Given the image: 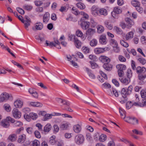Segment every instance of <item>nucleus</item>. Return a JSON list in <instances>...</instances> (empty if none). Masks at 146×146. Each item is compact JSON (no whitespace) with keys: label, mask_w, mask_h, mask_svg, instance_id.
Wrapping results in <instances>:
<instances>
[{"label":"nucleus","mask_w":146,"mask_h":146,"mask_svg":"<svg viewBox=\"0 0 146 146\" xmlns=\"http://www.w3.org/2000/svg\"><path fill=\"white\" fill-rule=\"evenodd\" d=\"M90 23L91 27H96L97 25V23L92 19H91Z\"/></svg>","instance_id":"nucleus-49"},{"label":"nucleus","mask_w":146,"mask_h":146,"mask_svg":"<svg viewBox=\"0 0 146 146\" xmlns=\"http://www.w3.org/2000/svg\"><path fill=\"white\" fill-rule=\"evenodd\" d=\"M97 43V40L95 39H93L90 42V45L91 46L93 47L96 46Z\"/></svg>","instance_id":"nucleus-34"},{"label":"nucleus","mask_w":146,"mask_h":146,"mask_svg":"<svg viewBox=\"0 0 146 146\" xmlns=\"http://www.w3.org/2000/svg\"><path fill=\"white\" fill-rule=\"evenodd\" d=\"M36 137L38 138H40L41 136L40 133L38 131H36L34 133Z\"/></svg>","instance_id":"nucleus-62"},{"label":"nucleus","mask_w":146,"mask_h":146,"mask_svg":"<svg viewBox=\"0 0 146 146\" xmlns=\"http://www.w3.org/2000/svg\"><path fill=\"white\" fill-rule=\"evenodd\" d=\"M95 32V30L91 28H89L87 30L86 34L88 40L91 38V37Z\"/></svg>","instance_id":"nucleus-5"},{"label":"nucleus","mask_w":146,"mask_h":146,"mask_svg":"<svg viewBox=\"0 0 146 146\" xmlns=\"http://www.w3.org/2000/svg\"><path fill=\"white\" fill-rule=\"evenodd\" d=\"M75 36L74 35L69 34L68 35V40L70 41H71L73 39H74V40H75V38H75Z\"/></svg>","instance_id":"nucleus-59"},{"label":"nucleus","mask_w":146,"mask_h":146,"mask_svg":"<svg viewBox=\"0 0 146 146\" xmlns=\"http://www.w3.org/2000/svg\"><path fill=\"white\" fill-rule=\"evenodd\" d=\"M82 49L83 52L85 54L89 53L90 49L88 47L84 46L82 47Z\"/></svg>","instance_id":"nucleus-44"},{"label":"nucleus","mask_w":146,"mask_h":146,"mask_svg":"<svg viewBox=\"0 0 146 146\" xmlns=\"http://www.w3.org/2000/svg\"><path fill=\"white\" fill-rule=\"evenodd\" d=\"M25 135H24L19 136L18 140V142L22 143L24 142L25 139Z\"/></svg>","instance_id":"nucleus-31"},{"label":"nucleus","mask_w":146,"mask_h":146,"mask_svg":"<svg viewBox=\"0 0 146 146\" xmlns=\"http://www.w3.org/2000/svg\"><path fill=\"white\" fill-rule=\"evenodd\" d=\"M119 112L122 118H123L122 116L124 115V116H125V111L121 108H119Z\"/></svg>","instance_id":"nucleus-48"},{"label":"nucleus","mask_w":146,"mask_h":146,"mask_svg":"<svg viewBox=\"0 0 146 146\" xmlns=\"http://www.w3.org/2000/svg\"><path fill=\"white\" fill-rule=\"evenodd\" d=\"M80 14L83 16L81 19V21H84L85 19H87L88 18V15L86 13L83 12H81Z\"/></svg>","instance_id":"nucleus-28"},{"label":"nucleus","mask_w":146,"mask_h":146,"mask_svg":"<svg viewBox=\"0 0 146 146\" xmlns=\"http://www.w3.org/2000/svg\"><path fill=\"white\" fill-rule=\"evenodd\" d=\"M46 44L47 46H49L50 47L54 46H56V45L53 42H50L47 40L46 41Z\"/></svg>","instance_id":"nucleus-36"},{"label":"nucleus","mask_w":146,"mask_h":146,"mask_svg":"<svg viewBox=\"0 0 146 146\" xmlns=\"http://www.w3.org/2000/svg\"><path fill=\"white\" fill-rule=\"evenodd\" d=\"M121 44L125 47H127L129 46L128 44L124 41L123 40H121L120 41Z\"/></svg>","instance_id":"nucleus-54"},{"label":"nucleus","mask_w":146,"mask_h":146,"mask_svg":"<svg viewBox=\"0 0 146 146\" xmlns=\"http://www.w3.org/2000/svg\"><path fill=\"white\" fill-rule=\"evenodd\" d=\"M146 77V74L143 75L142 74H139L138 76V78L139 80L143 81Z\"/></svg>","instance_id":"nucleus-46"},{"label":"nucleus","mask_w":146,"mask_h":146,"mask_svg":"<svg viewBox=\"0 0 146 146\" xmlns=\"http://www.w3.org/2000/svg\"><path fill=\"white\" fill-rule=\"evenodd\" d=\"M28 18V17L26 16L25 20L22 21V22L24 24L25 28L27 30H29L28 27L30 26L31 22L30 19Z\"/></svg>","instance_id":"nucleus-6"},{"label":"nucleus","mask_w":146,"mask_h":146,"mask_svg":"<svg viewBox=\"0 0 146 146\" xmlns=\"http://www.w3.org/2000/svg\"><path fill=\"white\" fill-rule=\"evenodd\" d=\"M136 7V10L139 13H141L143 12V8L141 7L139 5H138Z\"/></svg>","instance_id":"nucleus-64"},{"label":"nucleus","mask_w":146,"mask_h":146,"mask_svg":"<svg viewBox=\"0 0 146 146\" xmlns=\"http://www.w3.org/2000/svg\"><path fill=\"white\" fill-rule=\"evenodd\" d=\"M29 104V106L33 107H41L42 106V104L38 102H30Z\"/></svg>","instance_id":"nucleus-12"},{"label":"nucleus","mask_w":146,"mask_h":146,"mask_svg":"<svg viewBox=\"0 0 146 146\" xmlns=\"http://www.w3.org/2000/svg\"><path fill=\"white\" fill-rule=\"evenodd\" d=\"M56 137L54 135H53L50 138V143L52 144H54L55 143L54 139Z\"/></svg>","instance_id":"nucleus-53"},{"label":"nucleus","mask_w":146,"mask_h":146,"mask_svg":"<svg viewBox=\"0 0 146 146\" xmlns=\"http://www.w3.org/2000/svg\"><path fill=\"white\" fill-rule=\"evenodd\" d=\"M52 126L50 124L48 123L44 127V131L45 132H49L51 129Z\"/></svg>","instance_id":"nucleus-23"},{"label":"nucleus","mask_w":146,"mask_h":146,"mask_svg":"<svg viewBox=\"0 0 146 146\" xmlns=\"http://www.w3.org/2000/svg\"><path fill=\"white\" fill-rule=\"evenodd\" d=\"M52 116V114H46L44 117L43 119L44 121H46L47 119L51 118Z\"/></svg>","instance_id":"nucleus-43"},{"label":"nucleus","mask_w":146,"mask_h":146,"mask_svg":"<svg viewBox=\"0 0 146 146\" xmlns=\"http://www.w3.org/2000/svg\"><path fill=\"white\" fill-rule=\"evenodd\" d=\"M116 67L118 69V74L119 77L123 76L124 75V71L126 69V66L123 64H118L116 65Z\"/></svg>","instance_id":"nucleus-2"},{"label":"nucleus","mask_w":146,"mask_h":146,"mask_svg":"<svg viewBox=\"0 0 146 146\" xmlns=\"http://www.w3.org/2000/svg\"><path fill=\"white\" fill-rule=\"evenodd\" d=\"M137 60L143 65H144L146 63V60L143 58H139Z\"/></svg>","instance_id":"nucleus-45"},{"label":"nucleus","mask_w":146,"mask_h":146,"mask_svg":"<svg viewBox=\"0 0 146 146\" xmlns=\"http://www.w3.org/2000/svg\"><path fill=\"white\" fill-rule=\"evenodd\" d=\"M74 43L76 47L78 48H80L81 46V42L77 38H75Z\"/></svg>","instance_id":"nucleus-21"},{"label":"nucleus","mask_w":146,"mask_h":146,"mask_svg":"<svg viewBox=\"0 0 146 146\" xmlns=\"http://www.w3.org/2000/svg\"><path fill=\"white\" fill-rule=\"evenodd\" d=\"M133 87L131 85L129 86L127 88H123L121 90V94L122 96L124 98H126L127 97L130 95L132 92Z\"/></svg>","instance_id":"nucleus-1"},{"label":"nucleus","mask_w":146,"mask_h":146,"mask_svg":"<svg viewBox=\"0 0 146 146\" xmlns=\"http://www.w3.org/2000/svg\"><path fill=\"white\" fill-rule=\"evenodd\" d=\"M113 50L116 53L119 52L120 51V49L119 48L118 46V44L117 46H113Z\"/></svg>","instance_id":"nucleus-50"},{"label":"nucleus","mask_w":146,"mask_h":146,"mask_svg":"<svg viewBox=\"0 0 146 146\" xmlns=\"http://www.w3.org/2000/svg\"><path fill=\"white\" fill-rule=\"evenodd\" d=\"M133 33L132 31L129 32L128 34H127L126 36V38L127 40L131 38L133 36Z\"/></svg>","instance_id":"nucleus-37"},{"label":"nucleus","mask_w":146,"mask_h":146,"mask_svg":"<svg viewBox=\"0 0 146 146\" xmlns=\"http://www.w3.org/2000/svg\"><path fill=\"white\" fill-rule=\"evenodd\" d=\"M138 119L135 117H131V119L129 120V123L133 125L138 124Z\"/></svg>","instance_id":"nucleus-24"},{"label":"nucleus","mask_w":146,"mask_h":146,"mask_svg":"<svg viewBox=\"0 0 146 146\" xmlns=\"http://www.w3.org/2000/svg\"><path fill=\"white\" fill-rule=\"evenodd\" d=\"M68 127V123H66L62 124L60 126V128L62 130H65Z\"/></svg>","instance_id":"nucleus-33"},{"label":"nucleus","mask_w":146,"mask_h":146,"mask_svg":"<svg viewBox=\"0 0 146 146\" xmlns=\"http://www.w3.org/2000/svg\"><path fill=\"white\" fill-rule=\"evenodd\" d=\"M4 107L5 110L7 112H10L11 110L10 106L8 104H5L4 105Z\"/></svg>","instance_id":"nucleus-38"},{"label":"nucleus","mask_w":146,"mask_h":146,"mask_svg":"<svg viewBox=\"0 0 146 146\" xmlns=\"http://www.w3.org/2000/svg\"><path fill=\"white\" fill-rule=\"evenodd\" d=\"M84 138L83 136L81 134L76 135L75 138V142L78 145L82 144L84 141Z\"/></svg>","instance_id":"nucleus-3"},{"label":"nucleus","mask_w":146,"mask_h":146,"mask_svg":"<svg viewBox=\"0 0 146 146\" xmlns=\"http://www.w3.org/2000/svg\"><path fill=\"white\" fill-rule=\"evenodd\" d=\"M86 71L87 72V73L89 76V79L91 80L92 79H94L95 78V75L91 72V70L87 67H85Z\"/></svg>","instance_id":"nucleus-13"},{"label":"nucleus","mask_w":146,"mask_h":146,"mask_svg":"<svg viewBox=\"0 0 146 146\" xmlns=\"http://www.w3.org/2000/svg\"><path fill=\"white\" fill-rule=\"evenodd\" d=\"M119 60L121 62H125L126 61L125 58L121 55H119L118 57Z\"/></svg>","instance_id":"nucleus-60"},{"label":"nucleus","mask_w":146,"mask_h":146,"mask_svg":"<svg viewBox=\"0 0 146 146\" xmlns=\"http://www.w3.org/2000/svg\"><path fill=\"white\" fill-rule=\"evenodd\" d=\"M132 73L131 69H128L127 71V78L130 79L132 76Z\"/></svg>","instance_id":"nucleus-47"},{"label":"nucleus","mask_w":146,"mask_h":146,"mask_svg":"<svg viewBox=\"0 0 146 146\" xmlns=\"http://www.w3.org/2000/svg\"><path fill=\"white\" fill-rule=\"evenodd\" d=\"M17 137L16 135L13 134L10 135L8 137V139L12 142H13L16 141Z\"/></svg>","instance_id":"nucleus-26"},{"label":"nucleus","mask_w":146,"mask_h":146,"mask_svg":"<svg viewBox=\"0 0 146 146\" xmlns=\"http://www.w3.org/2000/svg\"><path fill=\"white\" fill-rule=\"evenodd\" d=\"M122 77L121 76L119 78V80L121 82L126 85L129 84L130 82V79Z\"/></svg>","instance_id":"nucleus-14"},{"label":"nucleus","mask_w":146,"mask_h":146,"mask_svg":"<svg viewBox=\"0 0 146 146\" xmlns=\"http://www.w3.org/2000/svg\"><path fill=\"white\" fill-rule=\"evenodd\" d=\"M113 10L117 14H120L122 12L121 8L120 7H117L114 8Z\"/></svg>","instance_id":"nucleus-32"},{"label":"nucleus","mask_w":146,"mask_h":146,"mask_svg":"<svg viewBox=\"0 0 146 146\" xmlns=\"http://www.w3.org/2000/svg\"><path fill=\"white\" fill-rule=\"evenodd\" d=\"M125 20L128 24L127 26V27L128 29L130 28L131 26L134 24V22L129 18H125Z\"/></svg>","instance_id":"nucleus-11"},{"label":"nucleus","mask_w":146,"mask_h":146,"mask_svg":"<svg viewBox=\"0 0 146 146\" xmlns=\"http://www.w3.org/2000/svg\"><path fill=\"white\" fill-rule=\"evenodd\" d=\"M12 113L13 117L15 118L19 119L21 117V113L17 108H14L12 111Z\"/></svg>","instance_id":"nucleus-4"},{"label":"nucleus","mask_w":146,"mask_h":146,"mask_svg":"<svg viewBox=\"0 0 146 146\" xmlns=\"http://www.w3.org/2000/svg\"><path fill=\"white\" fill-rule=\"evenodd\" d=\"M146 71V68L143 67H141L140 66H138L136 68V72L138 73H144Z\"/></svg>","instance_id":"nucleus-15"},{"label":"nucleus","mask_w":146,"mask_h":146,"mask_svg":"<svg viewBox=\"0 0 146 146\" xmlns=\"http://www.w3.org/2000/svg\"><path fill=\"white\" fill-rule=\"evenodd\" d=\"M99 42L102 44H105L106 43V35H102L100 36Z\"/></svg>","instance_id":"nucleus-20"},{"label":"nucleus","mask_w":146,"mask_h":146,"mask_svg":"<svg viewBox=\"0 0 146 146\" xmlns=\"http://www.w3.org/2000/svg\"><path fill=\"white\" fill-rule=\"evenodd\" d=\"M103 68L106 70L110 71L111 70L112 68V65L108 63H106L103 64Z\"/></svg>","instance_id":"nucleus-19"},{"label":"nucleus","mask_w":146,"mask_h":146,"mask_svg":"<svg viewBox=\"0 0 146 146\" xmlns=\"http://www.w3.org/2000/svg\"><path fill=\"white\" fill-rule=\"evenodd\" d=\"M99 59L103 63H104V64L108 63L110 61V60L109 58L104 56L100 57Z\"/></svg>","instance_id":"nucleus-10"},{"label":"nucleus","mask_w":146,"mask_h":146,"mask_svg":"<svg viewBox=\"0 0 146 146\" xmlns=\"http://www.w3.org/2000/svg\"><path fill=\"white\" fill-rule=\"evenodd\" d=\"M105 51L104 49L102 48H97L94 49V52L96 54H99Z\"/></svg>","instance_id":"nucleus-30"},{"label":"nucleus","mask_w":146,"mask_h":146,"mask_svg":"<svg viewBox=\"0 0 146 146\" xmlns=\"http://www.w3.org/2000/svg\"><path fill=\"white\" fill-rule=\"evenodd\" d=\"M9 97V94L6 92L2 93L0 96V102L7 100Z\"/></svg>","instance_id":"nucleus-8"},{"label":"nucleus","mask_w":146,"mask_h":146,"mask_svg":"<svg viewBox=\"0 0 146 146\" xmlns=\"http://www.w3.org/2000/svg\"><path fill=\"white\" fill-rule=\"evenodd\" d=\"M76 35L79 37H81L83 35V33L80 30H78L76 32Z\"/></svg>","instance_id":"nucleus-55"},{"label":"nucleus","mask_w":146,"mask_h":146,"mask_svg":"<svg viewBox=\"0 0 146 146\" xmlns=\"http://www.w3.org/2000/svg\"><path fill=\"white\" fill-rule=\"evenodd\" d=\"M14 124L15 126L18 127L21 126L23 125V124L20 121H16Z\"/></svg>","instance_id":"nucleus-61"},{"label":"nucleus","mask_w":146,"mask_h":146,"mask_svg":"<svg viewBox=\"0 0 146 146\" xmlns=\"http://www.w3.org/2000/svg\"><path fill=\"white\" fill-rule=\"evenodd\" d=\"M29 115L30 117L33 120H35L37 117V115L36 113H31L29 114Z\"/></svg>","instance_id":"nucleus-42"},{"label":"nucleus","mask_w":146,"mask_h":146,"mask_svg":"<svg viewBox=\"0 0 146 146\" xmlns=\"http://www.w3.org/2000/svg\"><path fill=\"white\" fill-rule=\"evenodd\" d=\"M81 21L82 22L80 25L83 29L86 30L88 29L90 25V23L89 22L85 21Z\"/></svg>","instance_id":"nucleus-9"},{"label":"nucleus","mask_w":146,"mask_h":146,"mask_svg":"<svg viewBox=\"0 0 146 146\" xmlns=\"http://www.w3.org/2000/svg\"><path fill=\"white\" fill-rule=\"evenodd\" d=\"M104 24L107 28L108 29L111 30L113 28V26L110 24L108 21H105L104 23Z\"/></svg>","instance_id":"nucleus-40"},{"label":"nucleus","mask_w":146,"mask_h":146,"mask_svg":"<svg viewBox=\"0 0 146 146\" xmlns=\"http://www.w3.org/2000/svg\"><path fill=\"white\" fill-rule=\"evenodd\" d=\"M100 15H103L106 16L108 14L107 10L105 9L102 8L99 9Z\"/></svg>","instance_id":"nucleus-22"},{"label":"nucleus","mask_w":146,"mask_h":146,"mask_svg":"<svg viewBox=\"0 0 146 146\" xmlns=\"http://www.w3.org/2000/svg\"><path fill=\"white\" fill-rule=\"evenodd\" d=\"M131 4L134 6L136 7L139 5V2L138 1L134 0L131 2Z\"/></svg>","instance_id":"nucleus-52"},{"label":"nucleus","mask_w":146,"mask_h":146,"mask_svg":"<svg viewBox=\"0 0 146 146\" xmlns=\"http://www.w3.org/2000/svg\"><path fill=\"white\" fill-rule=\"evenodd\" d=\"M133 106L132 102L130 101L127 102L126 103V107L127 108L129 109Z\"/></svg>","instance_id":"nucleus-51"},{"label":"nucleus","mask_w":146,"mask_h":146,"mask_svg":"<svg viewBox=\"0 0 146 146\" xmlns=\"http://www.w3.org/2000/svg\"><path fill=\"white\" fill-rule=\"evenodd\" d=\"M14 104L16 108H21L23 105V103L21 100H17L15 101Z\"/></svg>","instance_id":"nucleus-17"},{"label":"nucleus","mask_w":146,"mask_h":146,"mask_svg":"<svg viewBox=\"0 0 146 146\" xmlns=\"http://www.w3.org/2000/svg\"><path fill=\"white\" fill-rule=\"evenodd\" d=\"M76 5L78 8L81 9H84L85 8L84 4L82 3H78Z\"/></svg>","instance_id":"nucleus-35"},{"label":"nucleus","mask_w":146,"mask_h":146,"mask_svg":"<svg viewBox=\"0 0 146 146\" xmlns=\"http://www.w3.org/2000/svg\"><path fill=\"white\" fill-rule=\"evenodd\" d=\"M141 97L143 98H144L146 97V92L145 90H142L141 91Z\"/></svg>","instance_id":"nucleus-57"},{"label":"nucleus","mask_w":146,"mask_h":146,"mask_svg":"<svg viewBox=\"0 0 146 146\" xmlns=\"http://www.w3.org/2000/svg\"><path fill=\"white\" fill-rule=\"evenodd\" d=\"M91 66L92 69H94L97 68L98 66V64L95 62H90Z\"/></svg>","instance_id":"nucleus-58"},{"label":"nucleus","mask_w":146,"mask_h":146,"mask_svg":"<svg viewBox=\"0 0 146 146\" xmlns=\"http://www.w3.org/2000/svg\"><path fill=\"white\" fill-rule=\"evenodd\" d=\"M50 17L49 14L48 12H46L44 15L43 17V22L46 23L48 21Z\"/></svg>","instance_id":"nucleus-25"},{"label":"nucleus","mask_w":146,"mask_h":146,"mask_svg":"<svg viewBox=\"0 0 146 146\" xmlns=\"http://www.w3.org/2000/svg\"><path fill=\"white\" fill-rule=\"evenodd\" d=\"M92 14L94 16L100 15L99 8H96L92 10Z\"/></svg>","instance_id":"nucleus-27"},{"label":"nucleus","mask_w":146,"mask_h":146,"mask_svg":"<svg viewBox=\"0 0 146 146\" xmlns=\"http://www.w3.org/2000/svg\"><path fill=\"white\" fill-rule=\"evenodd\" d=\"M17 10L21 14H24L25 13L24 11L21 8L18 7L17 8Z\"/></svg>","instance_id":"nucleus-63"},{"label":"nucleus","mask_w":146,"mask_h":146,"mask_svg":"<svg viewBox=\"0 0 146 146\" xmlns=\"http://www.w3.org/2000/svg\"><path fill=\"white\" fill-rule=\"evenodd\" d=\"M32 146H40V144L39 141L35 140L32 141Z\"/></svg>","instance_id":"nucleus-41"},{"label":"nucleus","mask_w":146,"mask_h":146,"mask_svg":"<svg viewBox=\"0 0 146 146\" xmlns=\"http://www.w3.org/2000/svg\"><path fill=\"white\" fill-rule=\"evenodd\" d=\"M43 27V25L40 22H38L35 24L34 26L32 28L33 30L35 31L36 30H41Z\"/></svg>","instance_id":"nucleus-7"},{"label":"nucleus","mask_w":146,"mask_h":146,"mask_svg":"<svg viewBox=\"0 0 146 146\" xmlns=\"http://www.w3.org/2000/svg\"><path fill=\"white\" fill-rule=\"evenodd\" d=\"M1 125L5 128H7L9 127L10 124L8 120H7V118L6 119L2 121Z\"/></svg>","instance_id":"nucleus-16"},{"label":"nucleus","mask_w":146,"mask_h":146,"mask_svg":"<svg viewBox=\"0 0 146 146\" xmlns=\"http://www.w3.org/2000/svg\"><path fill=\"white\" fill-rule=\"evenodd\" d=\"M97 32L99 33H101L104 32V29L103 27L102 26L98 25L97 27Z\"/></svg>","instance_id":"nucleus-29"},{"label":"nucleus","mask_w":146,"mask_h":146,"mask_svg":"<svg viewBox=\"0 0 146 146\" xmlns=\"http://www.w3.org/2000/svg\"><path fill=\"white\" fill-rule=\"evenodd\" d=\"M106 136L104 134H102L101 135L100 137V141L101 142H103L106 139Z\"/></svg>","instance_id":"nucleus-39"},{"label":"nucleus","mask_w":146,"mask_h":146,"mask_svg":"<svg viewBox=\"0 0 146 146\" xmlns=\"http://www.w3.org/2000/svg\"><path fill=\"white\" fill-rule=\"evenodd\" d=\"M114 29L117 33L121 35L122 34V31L120 28L117 27H114Z\"/></svg>","instance_id":"nucleus-56"},{"label":"nucleus","mask_w":146,"mask_h":146,"mask_svg":"<svg viewBox=\"0 0 146 146\" xmlns=\"http://www.w3.org/2000/svg\"><path fill=\"white\" fill-rule=\"evenodd\" d=\"M73 129L75 132L78 133L80 132L81 130V127L80 125L77 124L74 125Z\"/></svg>","instance_id":"nucleus-18"}]
</instances>
